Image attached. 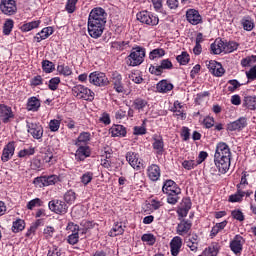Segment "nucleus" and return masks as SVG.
<instances>
[{"label":"nucleus","instance_id":"09e8293b","mask_svg":"<svg viewBox=\"0 0 256 256\" xmlns=\"http://www.w3.org/2000/svg\"><path fill=\"white\" fill-rule=\"evenodd\" d=\"M197 166H198V163L196 162V160H193V159L184 160L182 162V167L186 171H192V169H195V167H197Z\"/></svg>","mask_w":256,"mask_h":256},{"label":"nucleus","instance_id":"f03ea898","mask_svg":"<svg viewBox=\"0 0 256 256\" xmlns=\"http://www.w3.org/2000/svg\"><path fill=\"white\" fill-rule=\"evenodd\" d=\"M214 163L221 175H225L231 167V148L225 142H219L216 145L214 154Z\"/></svg>","mask_w":256,"mask_h":256},{"label":"nucleus","instance_id":"a19ab883","mask_svg":"<svg viewBox=\"0 0 256 256\" xmlns=\"http://www.w3.org/2000/svg\"><path fill=\"white\" fill-rule=\"evenodd\" d=\"M77 3H79V0H67L65 11L69 14L75 13L77 11Z\"/></svg>","mask_w":256,"mask_h":256},{"label":"nucleus","instance_id":"bb28decb","mask_svg":"<svg viewBox=\"0 0 256 256\" xmlns=\"http://www.w3.org/2000/svg\"><path fill=\"white\" fill-rule=\"evenodd\" d=\"M91 139H93V136L90 132H81L75 141V145L89 146V143H91Z\"/></svg>","mask_w":256,"mask_h":256},{"label":"nucleus","instance_id":"dca6fc26","mask_svg":"<svg viewBox=\"0 0 256 256\" xmlns=\"http://www.w3.org/2000/svg\"><path fill=\"white\" fill-rule=\"evenodd\" d=\"M181 247H183V238L175 236L170 241V253L172 256H178L181 253Z\"/></svg>","mask_w":256,"mask_h":256},{"label":"nucleus","instance_id":"69168bd1","mask_svg":"<svg viewBox=\"0 0 256 256\" xmlns=\"http://www.w3.org/2000/svg\"><path fill=\"white\" fill-rule=\"evenodd\" d=\"M81 183L83 185H89L91 181H93V172H86L81 176Z\"/></svg>","mask_w":256,"mask_h":256},{"label":"nucleus","instance_id":"c756f323","mask_svg":"<svg viewBox=\"0 0 256 256\" xmlns=\"http://www.w3.org/2000/svg\"><path fill=\"white\" fill-rule=\"evenodd\" d=\"M0 117L3 119L4 123H7V121L13 117V111L11 110V107L1 104Z\"/></svg>","mask_w":256,"mask_h":256},{"label":"nucleus","instance_id":"ea45409f","mask_svg":"<svg viewBox=\"0 0 256 256\" xmlns=\"http://www.w3.org/2000/svg\"><path fill=\"white\" fill-rule=\"evenodd\" d=\"M13 27H15V22L13 21V19H6L3 25L4 35H11V31H13Z\"/></svg>","mask_w":256,"mask_h":256},{"label":"nucleus","instance_id":"052dcab7","mask_svg":"<svg viewBox=\"0 0 256 256\" xmlns=\"http://www.w3.org/2000/svg\"><path fill=\"white\" fill-rule=\"evenodd\" d=\"M217 253H219V250L217 249V247H215L214 245L209 246L208 248H206L202 255L203 256H217Z\"/></svg>","mask_w":256,"mask_h":256},{"label":"nucleus","instance_id":"423d86ee","mask_svg":"<svg viewBox=\"0 0 256 256\" xmlns=\"http://www.w3.org/2000/svg\"><path fill=\"white\" fill-rule=\"evenodd\" d=\"M89 83L96 87H107L109 85V78L103 72H92L89 75Z\"/></svg>","mask_w":256,"mask_h":256},{"label":"nucleus","instance_id":"0e129e2a","mask_svg":"<svg viewBox=\"0 0 256 256\" xmlns=\"http://www.w3.org/2000/svg\"><path fill=\"white\" fill-rule=\"evenodd\" d=\"M231 216L233 217V219H236V221H240V222L245 221V215L239 209L233 210L231 212Z\"/></svg>","mask_w":256,"mask_h":256},{"label":"nucleus","instance_id":"412c9836","mask_svg":"<svg viewBox=\"0 0 256 256\" xmlns=\"http://www.w3.org/2000/svg\"><path fill=\"white\" fill-rule=\"evenodd\" d=\"M147 175L150 181H159L161 179V168L157 164H151L147 168Z\"/></svg>","mask_w":256,"mask_h":256},{"label":"nucleus","instance_id":"e433bc0d","mask_svg":"<svg viewBox=\"0 0 256 256\" xmlns=\"http://www.w3.org/2000/svg\"><path fill=\"white\" fill-rule=\"evenodd\" d=\"M147 105V100L142 98H137L133 102L134 109H136V111H139V113H141V111H145Z\"/></svg>","mask_w":256,"mask_h":256},{"label":"nucleus","instance_id":"de8ad7c7","mask_svg":"<svg viewBox=\"0 0 256 256\" xmlns=\"http://www.w3.org/2000/svg\"><path fill=\"white\" fill-rule=\"evenodd\" d=\"M42 69L44 73H53L55 71V64L49 60L42 61Z\"/></svg>","mask_w":256,"mask_h":256},{"label":"nucleus","instance_id":"37998d69","mask_svg":"<svg viewBox=\"0 0 256 256\" xmlns=\"http://www.w3.org/2000/svg\"><path fill=\"white\" fill-rule=\"evenodd\" d=\"M25 229V220L17 219L13 222L12 231L13 233H19V231H23Z\"/></svg>","mask_w":256,"mask_h":256},{"label":"nucleus","instance_id":"774afa93","mask_svg":"<svg viewBox=\"0 0 256 256\" xmlns=\"http://www.w3.org/2000/svg\"><path fill=\"white\" fill-rule=\"evenodd\" d=\"M246 77L248 81L256 80V65H254L252 68L249 69V71L246 72Z\"/></svg>","mask_w":256,"mask_h":256},{"label":"nucleus","instance_id":"0eeeda50","mask_svg":"<svg viewBox=\"0 0 256 256\" xmlns=\"http://www.w3.org/2000/svg\"><path fill=\"white\" fill-rule=\"evenodd\" d=\"M0 11L7 17L15 15L17 13V2L15 0H0Z\"/></svg>","mask_w":256,"mask_h":256},{"label":"nucleus","instance_id":"393cba45","mask_svg":"<svg viewBox=\"0 0 256 256\" xmlns=\"http://www.w3.org/2000/svg\"><path fill=\"white\" fill-rule=\"evenodd\" d=\"M109 133L111 137H126L127 136V128L123 125L114 124L110 129Z\"/></svg>","mask_w":256,"mask_h":256},{"label":"nucleus","instance_id":"58836bf2","mask_svg":"<svg viewBox=\"0 0 256 256\" xmlns=\"http://www.w3.org/2000/svg\"><path fill=\"white\" fill-rule=\"evenodd\" d=\"M64 201L68 205H73V203H75V201H77V193H75V191H73V190H68L64 194Z\"/></svg>","mask_w":256,"mask_h":256},{"label":"nucleus","instance_id":"e2e57ef3","mask_svg":"<svg viewBox=\"0 0 256 256\" xmlns=\"http://www.w3.org/2000/svg\"><path fill=\"white\" fill-rule=\"evenodd\" d=\"M127 109V105L120 106L119 110L115 114L116 119H125V117H127Z\"/></svg>","mask_w":256,"mask_h":256},{"label":"nucleus","instance_id":"b1692460","mask_svg":"<svg viewBox=\"0 0 256 256\" xmlns=\"http://www.w3.org/2000/svg\"><path fill=\"white\" fill-rule=\"evenodd\" d=\"M112 85L117 93H123L125 87H123V77L119 73L112 74Z\"/></svg>","mask_w":256,"mask_h":256},{"label":"nucleus","instance_id":"20e7f679","mask_svg":"<svg viewBox=\"0 0 256 256\" xmlns=\"http://www.w3.org/2000/svg\"><path fill=\"white\" fill-rule=\"evenodd\" d=\"M145 59V50L141 47L134 48L127 59V65L137 67L141 65Z\"/></svg>","mask_w":256,"mask_h":256},{"label":"nucleus","instance_id":"680f3d73","mask_svg":"<svg viewBox=\"0 0 256 256\" xmlns=\"http://www.w3.org/2000/svg\"><path fill=\"white\" fill-rule=\"evenodd\" d=\"M35 187H38L39 189H42V187H47V182L45 179V176H40L34 179L33 181Z\"/></svg>","mask_w":256,"mask_h":256},{"label":"nucleus","instance_id":"338daca9","mask_svg":"<svg viewBox=\"0 0 256 256\" xmlns=\"http://www.w3.org/2000/svg\"><path fill=\"white\" fill-rule=\"evenodd\" d=\"M255 62H256V56L252 55V56H248L246 58H243L241 60V65H242V67H249V65H251Z\"/></svg>","mask_w":256,"mask_h":256},{"label":"nucleus","instance_id":"72a5a7b5","mask_svg":"<svg viewBox=\"0 0 256 256\" xmlns=\"http://www.w3.org/2000/svg\"><path fill=\"white\" fill-rule=\"evenodd\" d=\"M241 25L244 31H253V29H255V22L252 20L251 16H244L241 20Z\"/></svg>","mask_w":256,"mask_h":256},{"label":"nucleus","instance_id":"49530a36","mask_svg":"<svg viewBox=\"0 0 256 256\" xmlns=\"http://www.w3.org/2000/svg\"><path fill=\"white\" fill-rule=\"evenodd\" d=\"M133 131L134 135H145L147 133V120H143L141 126H135Z\"/></svg>","mask_w":256,"mask_h":256},{"label":"nucleus","instance_id":"4c0bfd02","mask_svg":"<svg viewBox=\"0 0 256 256\" xmlns=\"http://www.w3.org/2000/svg\"><path fill=\"white\" fill-rule=\"evenodd\" d=\"M42 160L44 165H48V167H51V165H55V157H53V152L47 151L46 153L43 154Z\"/></svg>","mask_w":256,"mask_h":256},{"label":"nucleus","instance_id":"13d9d810","mask_svg":"<svg viewBox=\"0 0 256 256\" xmlns=\"http://www.w3.org/2000/svg\"><path fill=\"white\" fill-rule=\"evenodd\" d=\"M31 167L34 171H41V169L45 168V164L41 159L35 158L31 163Z\"/></svg>","mask_w":256,"mask_h":256},{"label":"nucleus","instance_id":"603ef678","mask_svg":"<svg viewBox=\"0 0 256 256\" xmlns=\"http://www.w3.org/2000/svg\"><path fill=\"white\" fill-rule=\"evenodd\" d=\"M141 241H143V243H147L148 245H153L154 243H156L157 238H155V235L153 234H143L141 237Z\"/></svg>","mask_w":256,"mask_h":256},{"label":"nucleus","instance_id":"bf43d9fd","mask_svg":"<svg viewBox=\"0 0 256 256\" xmlns=\"http://www.w3.org/2000/svg\"><path fill=\"white\" fill-rule=\"evenodd\" d=\"M239 87H241V83H239V81H237V80H229L228 81V91L230 93H235V91H237V89H239Z\"/></svg>","mask_w":256,"mask_h":256},{"label":"nucleus","instance_id":"f8f14e48","mask_svg":"<svg viewBox=\"0 0 256 256\" xmlns=\"http://www.w3.org/2000/svg\"><path fill=\"white\" fill-rule=\"evenodd\" d=\"M28 133L32 135L33 139H43V126L33 122H27Z\"/></svg>","mask_w":256,"mask_h":256},{"label":"nucleus","instance_id":"79ce46f5","mask_svg":"<svg viewBox=\"0 0 256 256\" xmlns=\"http://www.w3.org/2000/svg\"><path fill=\"white\" fill-rule=\"evenodd\" d=\"M125 229H123V225L117 223L113 226V228L109 232L110 237H117V235H123Z\"/></svg>","mask_w":256,"mask_h":256},{"label":"nucleus","instance_id":"3c124183","mask_svg":"<svg viewBox=\"0 0 256 256\" xmlns=\"http://www.w3.org/2000/svg\"><path fill=\"white\" fill-rule=\"evenodd\" d=\"M164 56H165V50H163L162 48H157L150 52L149 59H151V60L159 59Z\"/></svg>","mask_w":256,"mask_h":256},{"label":"nucleus","instance_id":"f3484780","mask_svg":"<svg viewBox=\"0 0 256 256\" xmlns=\"http://www.w3.org/2000/svg\"><path fill=\"white\" fill-rule=\"evenodd\" d=\"M77 150L75 153V159L76 161H85L87 157H91V147L89 146H81V145H76Z\"/></svg>","mask_w":256,"mask_h":256},{"label":"nucleus","instance_id":"c03bdc74","mask_svg":"<svg viewBox=\"0 0 256 256\" xmlns=\"http://www.w3.org/2000/svg\"><path fill=\"white\" fill-rule=\"evenodd\" d=\"M30 155H35V147L33 146H30L29 148H24L18 152V157H20V159L30 157Z\"/></svg>","mask_w":256,"mask_h":256},{"label":"nucleus","instance_id":"4d7b16f0","mask_svg":"<svg viewBox=\"0 0 256 256\" xmlns=\"http://www.w3.org/2000/svg\"><path fill=\"white\" fill-rule=\"evenodd\" d=\"M180 194L181 193L166 194L167 195V203H169V205H177V203H179Z\"/></svg>","mask_w":256,"mask_h":256},{"label":"nucleus","instance_id":"2f4dec72","mask_svg":"<svg viewBox=\"0 0 256 256\" xmlns=\"http://www.w3.org/2000/svg\"><path fill=\"white\" fill-rule=\"evenodd\" d=\"M210 49L214 55H221V53H225L223 40H215V42L211 44Z\"/></svg>","mask_w":256,"mask_h":256},{"label":"nucleus","instance_id":"473e14b6","mask_svg":"<svg viewBox=\"0 0 256 256\" xmlns=\"http://www.w3.org/2000/svg\"><path fill=\"white\" fill-rule=\"evenodd\" d=\"M172 110L174 112V115H176L178 119H187V114L183 113V105H181V102H179L178 100L174 102Z\"/></svg>","mask_w":256,"mask_h":256},{"label":"nucleus","instance_id":"9d476101","mask_svg":"<svg viewBox=\"0 0 256 256\" xmlns=\"http://www.w3.org/2000/svg\"><path fill=\"white\" fill-rule=\"evenodd\" d=\"M243 245H245V238L241 235L234 236L233 240L230 241V249L234 255H241L243 252Z\"/></svg>","mask_w":256,"mask_h":256},{"label":"nucleus","instance_id":"c85d7f7f","mask_svg":"<svg viewBox=\"0 0 256 256\" xmlns=\"http://www.w3.org/2000/svg\"><path fill=\"white\" fill-rule=\"evenodd\" d=\"M41 107V100H39L37 97L32 96L28 99L26 104L27 111H33L34 113L39 111Z\"/></svg>","mask_w":256,"mask_h":256},{"label":"nucleus","instance_id":"6e6d98bb","mask_svg":"<svg viewBox=\"0 0 256 256\" xmlns=\"http://www.w3.org/2000/svg\"><path fill=\"white\" fill-rule=\"evenodd\" d=\"M176 59L178 63H180V65H187V63H189L191 58L189 57V53L182 52L180 55L176 57Z\"/></svg>","mask_w":256,"mask_h":256},{"label":"nucleus","instance_id":"2eb2a0df","mask_svg":"<svg viewBox=\"0 0 256 256\" xmlns=\"http://www.w3.org/2000/svg\"><path fill=\"white\" fill-rule=\"evenodd\" d=\"M126 161H128L129 165H131L133 169H136V171H139L141 167H143V163L141 159H139V154L135 152H127Z\"/></svg>","mask_w":256,"mask_h":256},{"label":"nucleus","instance_id":"a878e982","mask_svg":"<svg viewBox=\"0 0 256 256\" xmlns=\"http://www.w3.org/2000/svg\"><path fill=\"white\" fill-rule=\"evenodd\" d=\"M173 84L169 80H161L156 84L157 93H169L173 91Z\"/></svg>","mask_w":256,"mask_h":256},{"label":"nucleus","instance_id":"c9c22d12","mask_svg":"<svg viewBox=\"0 0 256 256\" xmlns=\"http://www.w3.org/2000/svg\"><path fill=\"white\" fill-rule=\"evenodd\" d=\"M244 197H245V191L241 189H237V192L235 194L229 196L228 201L230 203H241Z\"/></svg>","mask_w":256,"mask_h":256},{"label":"nucleus","instance_id":"f257e3e1","mask_svg":"<svg viewBox=\"0 0 256 256\" xmlns=\"http://www.w3.org/2000/svg\"><path fill=\"white\" fill-rule=\"evenodd\" d=\"M107 24V12L101 7L92 9L88 16V35L92 39H99L105 31V25Z\"/></svg>","mask_w":256,"mask_h":256},{"label":"nucleus","instance_id":"864d4df0","mask_svg":"<svg viewBox=\"0 0 256 256\" xmlns=\"http://www.w3.org/2000/svg\"><path fill=\"white\" fill-rule=\"evenodd\" d=\"M61 127V120L53 119L49 122V129L52 133H57Z\"/></svg>","mask_w":256,"mask_h":256},{"label":"nucleus","instance_id":"5701e85b","mask_svg":"<svg viewBox=\"0 0 256 256\" xmlns=\"http://www.w3.org/2000/svg\"><path fill=\"white\" fill-rule=\"evenodd\" d=\"M152 147L156 151V155H163L165 151V143L163 142V137L155 135L153 137Z\"/></svg>","mask_w":256,"mask_h":256},{"label":"nucleus","instance_id":"8fccbe9b","mask_svg":"<svg viewBox=\"0 0 256 256\" xmlns=\"http://www.w3.org/2000/svg\"><path fill=\"white\" fill-rule=\"evenodd\" d=\"M57 71L59 75H64V77H69V75H72L73 70L69 66L66 65H58Z\"/></svg>","mask_w":256,"mask_h":256},{"label":"nucleus","instance_id":"7c9ffc66","mask_svg":"<svg viewBox=\"0 0 256 256\" xmlns=\"http://www.w3.org/2000/svg\"><path fill=\"white\" fill-rule=\"evenodd\" d=\"M242 107L249 109V111L256 110V96H245L243 99Z\"/></svg>","mask_w":256,"mask_h":256},{"label":"nucleus","instance_id":"6ab92c4d","mask_svg":"<svg viewBox=\"0 0 256 256\" xmlns=\"http://www.w3.org/2000/svg\"><path fill=\"white\" fill-rule=\"evenodd\" d=\"M191 227H193V223H191L190 220L183 219L180 221V223H178L176 233L177 235L184 237V235H187L189 231H191Z\"/></svg>","mask_w":256,"mask_h":256},{"label":"nucleus","instance_id":"4468645a","mask_svg":"<svg viewBox=\"0 0 256 256\" xmlns=\"http://www.w3.org/2000/svg\"><path fill=\"white\" fill-rule=\"evenodd\" d=\"M66 229L72 232V234L68 236V243L70 245H77V243H79V226L70 222Z\"/></svg>","mask_w":256,"mask_h":256},{"label":"nucleus","instance_id":"a18cd8bd","mask_svg":"<svg viewBox=\"0 0 256 256\" xmlns=\"http://www.w3.org/2000/svg\"><path fill=\"white\" fill-rule=\"evenodd\" d=\"M238 47L237 42H224V53H233V51H237Z\"/></svg>","mask_w":256,"mask_h":256},{"label":"nucleus","instance_id":"aec40b11","mask_svg":"<svg viewBox=\"0 0 256 256\" xmlns=\"http://www.w3.org/2000/svg\"><path fill=\"white\" fill-rule=\"evenodd\" d=\"M247 127V118L245 117H240L234 122H230L227 125V130L228 131H241Z\"/></svg>","mask_w":256,"mask_h":256},{"label":"nucleus","instance_id":"39448f33","mask_svg":"<svg viewBox=\"0 0 256 256\" xmlns=\"http://www.w3.org/2000/svg\"><path fill=\"white\" fill-rule=\"evenodd\" d=\"M138 21L140 23H144L145 25H149L150 27H155L156 25H159V17L156 15H153V13L144 10L136 15Z\"/></svg>","mask_w":256,"mask_h":256},{"label":"nucleus","instance_id":"9b49d317","mask_svg":"<svg viewBox=\"0 0 256 256\" xmlns=\"http://www.w3.org/2000/svg\"><path fill=\"white\" fill-rule=\"evenodd\" d=\"M186 20L190 25H201L203 23V16H201L199 10L190 8L186 11Z\"/></svg>","mask_w":256,"mask_h":256},{"label":"nucleus","instance_id":"1a4fd4ad","mask_svg":"<svg viewBox=\"0 0 256 256\" xmlns=\"http://www.w3.org/2000/svg\"><path fill=\"white\" fill-rule=\"evenodd\" d=\"M206 66L210 73L214 75V77H223V75H225V68H223L221 63L215 60L207 61Z\"/></svg>","mask_w":256,"mask_h":256},{"label":"nucleus","instance_id":"5fc2aeb1","mask_svg":"<svg viewBox=\"0 0 256 256\" xmlns=\"http://www.w3.org/2000/svg\"><path fill=\"white\" fill-rule=\"evenodd\" d=\"M59 83H61V78L59 77L50 79L48 84L50 91H57V89H59Z\"/></svg>","mask_w":256,"mask_h":256},{"label":"nucleus","instance_id":"a211bd4d","mask_svg":"<svg viewBox=\"0 0 256 256\" xmlns=\"http://www.w3.org/2000/svg\"><path fill=\"white\" fill-rule=\"evenodd\" d=\"M162 191L166 195L173 194V193L177 194V193H181V188L179 187V185H177V183H175V181L166 180L163 184Z\"/></svg>","mask_w":256,"mask_h":256},{"label":"nucleus","instance_id":"cd10ccee","mask_svg":"<svg viewBox=\"0 0 256 256\" xmlns=\"http://www.w3.org/2000/svg\"><path fill=\"white\" fill-rule=\"evenodd\" d=\"M51 35H53V27L43 28L40 32L36 34V36L34 37V41H36L37 43H41V41H44V39H48L49 37H51Z\"/></svg>","mask_w":256,"mask_h":256},{"label":"nucleus","instance_id":"7ed1b4c3","mask_svg":"<svg viewBox=\"0 0 256 256\" xmlns=\"http://www.w3.org/2000/svg\"><path fill=\"white\" fill-rule=\"evenodd\" d=\"M72 93L76 99H83L84 101H93L95 99V92L81 84L74 86Z\"/></svg>","mask_w":256,"mask_h":256},{"label":"nucleus","instance_id":"f704fd0d","mask_svg":"<svg viewBox=\"0 0 256 256\" xmlns=\"http://www.w3.org/2000/svg\"><path fill=\"white\" fill-rule=\"evenodd\" d=\"M41 25V21L36 20L32 22H28L23 24L20 29L23 31V33H28V31H33V29H37Z\"/></svg>","mask_w":256,"mask_h":256},{"label":"nucleus","instance_id":"4be33fe9","mask_svg":"<svg viewBox=\"0 0 256 256\" xmlns=\"http://www.w3.org/2000/svg\"><path fill=\"white\" fill-rule=\"evenodd\" d=\"M163 207V202L159 199H152L148 203H146L144 207V213H153V211H157Z\"/></svg>","mask_w":256,"mask_h":256},{"label":"nucleus","instance_id":"ddd939ff","mask_svg":"<svg viewBox=\"0 0 256 256\" xmlns=\"http://www.w3.org/2000/svg\"><path fill=\"white\" fill-rule=\"evenodd\" d=\"M14 155H15V141H11L4 146L2 155H1V161L3 163H7V161H10V159H12Z\"/></svg>","mask_w":256,"mask_h":256},{"label":"nucleus","instance_id":"6e6552de","mask_svg":"<svg viewBox=\"0 0 256 256\" xmlns=\"http://www.w3.org/2000/svg\"><path fill=\"white\" fill-rule=\"evenodd\" d=\"M50 211L56 213V215H65L69 209L67 203L63 200L54 199L48 203Z\"/></svg>","mask_w":256,"mask_h":256}]
</instances>
